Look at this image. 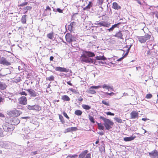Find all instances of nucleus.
Masks as SVG:
<instances>
[{
    "label": "nucleus",
    "mask_w": 158,
    "mask_h": 158,
    "mask_svg": "<svg viewBox=\"0 0 158 158\" xmlns=\"http://www.w3.org/2000/svg\"><path fill=\"white\" fill-rule=\"evenodd\" d=\"M6 85L5 84L0 82V89L4 90L6 89Z\"/></svg>",
    "instance_id": "28"
},
{
    "label": "nucleus",
    "mask_w": 158,
    "mask_h": 158,
    "mask_svg": "<svg viewBox=\"0 0 158 158\" xmlns=\"http://www.w3.org/2000/svg\"><path fill=\"white\" fill-rule=\"evenodd\" d=\"M98 126V129L100 130H104V127L102 124L101 123H97Z\"/></svg>",
    "instance_id": "29"
},
{
    "label": "nucleus",
    "mask_w": 158,
    "mask_h": 158,
    "mask_svg": "<svg viewBox=\"0 0 158 158\" xmlns=\"http://www.w3.org/2000/svg\"><path fill=\"white\" fill-rule=\"evenodd\" d=\"M123 35L122 33L121 32V31H120L116 32L114 36L120 39H122Z\"/></svg>",
    "instance_id": "22"
},
{
    "label": "nucleus",
    "mask_w": 158,
    "mask_h": 158,
    "mask_svg": "<svg viewBox=\"0 0 158 158\" xmlns=\"http://www.w3.org/2000/svg\"><path fill=\"white\" fill-rule=\"evenodd\" d=\"M5 102L4 99L2 97L0 96V102Z\"/></svg>",
    "instance_id": "54"
},
{
    "label": "nucleus",
    "mask_w": 158,
    "mask_h": 158,
    "mask_svg": "<svg viewBox=\"0 0 158 158\" xmlns=\"http://www.w3.org/2000/svg\"><path fill=\"white\" fill-rule=\"evenodd\" d=\"M26 90L28 92L29 94L31 97H35L37 95V93L34 90L31 89H28Z\"/></svg>",
    "instance_id": "12"
},
{
    "label": "nucleus",
    "mask_w": 158,
    "mask_h": 158,
    "mask_svg": "<svg viewBox=\"0 0 158 158\" xmlns=\"http://www.w3.org/2000/svg\"><path fill=\"white\" fill-rule=\"evenodd\" d=\"M106 114L108 115L114 116V113H112L110 112H107Z\"/></svg>",
    "instance_id": "48"
},
{
    "label": "nucleus",
    "mask_w": 158,
    "mask_h": 158,
    "mask_svg": "<svg viewBox=\"0 0 158 158\" xmlns=\"http://www.w3.org/2000/svg\"><path fill=\"white\" fill-rule=\"evenodd\" d=\"M124 56H123L122 57H121L120 58L118 59V61H121L122 59H123L124 58Z\"/></svg>",
    "instance_id": "58"
},
{
    "label": "nucleus",
    "mask_w": 158,
    "mask_h": 158,
    "mask_svg": "<svg viewBox=\"0 0 158 158\" xmlns=\"http://www.w3.org/2000/svg\"><path fill=\"white\" fill-rule=\"evenodd\" d=\"M99 134L100 135H103L104 134V133L103 132H101L99 133Z\"/></svg>",
    "instance_id": "63"
},
{
    "label": "nucleus",
    "mask_w": 158,
    "mask_h": 158,
    "mask_svg": "<svg viewBox=\"0 0 158 158\" xmlns=\"http://www.w3.org/2000/svg\"><path fill=\"white\" fill-rule=\"evenodd\" d=\"M51 9L48 6H46V9L44 11V14L45 15H51Z\"/></svg>",
    "instance_id": "17"
},
{
    "label": "nucleus",
    "mask_w": 158,
    "mask_h": 158,
    "mask_svg": "<svg viewBox=\"0 0 158 158\" xmlns=\"http://www.w3.org/2000/svg\"><path fill=\"white\" fill-rule=\"evenodd\" d=\"M46 80L49 81H53L54 80V77L53 76H51L50 77L47 78Z\"/></svg>",
    "instance_id": "38"
},
{
    "label": "nucleus",
    "mask_w": 158,
    "mask_h": 158,
    "mask_svg": "<svg viewBox=\"0 0 158 158\" xmlns=\"http://www.w3.org/2000/svg\"><path fill=\"white\" fill-rule=\"evenodd\" d=\"M0 117H4V115L2 113H0Z\"/></svg>",
    "instance_id": "61"
},
{
    "label": "nucleus",
    "mask_w": 158,
    "mask_h": 158,
    "mask_svg": "<svg viewBox=\"0 0 158 158\" xmlns=\"http://www.w3.org/2000/svg\"><path fill=\"white\" fill-rule=\"evenodd\" d=\"M102 103L106 106H109L110 105V104L109 101L105 100H103L102 102Z\"/></svg>",
    "instance_id": "34"
},
{
    "label": "nucleus",
    "mask_w": 158,
    "mask_h": 158,
    "mask_svg": "<svg viewBox=\"0 0 158 158\" xmlns=\"http://www.w3.org/2000/svg\"><path fill=\"white\" fill-rule=\"evenodd\" d=\"M47 37L50 39H52L53 37V33L52 32L48 34L47 35Z\"/></svg>",
    "instance_id": "35"
},
{
    "label": "nucleus",
    "mask_w": 158,
    "mask_h": 158,
    "mask_svg": "<svg viewBox=\"0 0 158 158\" xmlns=\"http://www.w3.org/2000/svg\"><path fill=\"white\" fill-rule=\"evenodd\" d=\"M30 118V117H21V118L23 119H27V118Z\"/></svg>",
    "instance_id": "57"
},
{
    "label": "nucleus",
    "mask_w": 158,
    "mask_h": 158,
    "mask_svg": "<svg viewBox=\"0 0 158 158\" xmlns=\"http://www.w3.org/2000/svg\"><path fill=\"white\" fill-rule=\"evenodd\" d=\"M67 83L69 85H71V86L73 85L71 83V81H69L67 82Z\"/></svg>",
    "instance_id": "56"
},
{
    "label": "nucleus",
    "mask_w": 158,
    "mask_h": 158,
    "mask_svg": "<svg viewBox=\"0 0 158 158\" xmlns=\"http://www.w3.org/2000/svg\"><path fill=\"white\" fill-rule=\"evenodd\" d=\"M131 45H130L129 46V47H128L129 46L128 45H126V47L127 48V51L125 54L123 56H124V57H125L128 54V52H129V51L130 49V48L131 47Z\"/></svg>",
    "instance_id": "36"
},
{
    "label": "nucleus",
    "mask_w": 158,
    "mask_h": 158,
    "mask_svg": "<svg viewBox=\"0 0 158 158\" xmlns=\"http://www.w3.org/2000/svg\"><path fill=\"white\" fill-rule=\"evenodd\" d=\"M82 108L86 110H89L91 108V107L88 105H82Z\"/></svg>",
    "instance_id": "33"
},
{
    "label": "nucleus",
    "mask_w": 158,
    "mask_h": 158,
    "mask_svg": "<svg viewBox=\"0 0 158 158\" xmlns=\"http://www.w3.org/2000/svg\"><path fill=\"white\" fill-rule=\"evenodd\" d=\"M55 69L56 71L60 72H68L69 71V69H67L64 67H56Z\"/></svg>",
    "instance_id": "15"
},
{
    "label": "nucleus",
    "mask_w": 158,
    "mask_h": 158,
    "mask_svg": "<svg viewBox=\"0 0 158 158\" xmlns=\"http://www.w3.org/2000/svg\"><path fill=\"white\" fill-rule=\"evenodd\" d=\"M152 97V95L151 94H147L145 96V98L147 99H150Z\"/></svg>",
    "instance_id": "42"
},
{
    "label": "nucleus",
    "mask_w": 158,
    "mask_h": 158,
    "mask_svg": "<svg viewBox=\"0 0 158 158\" xmlns=\"http://www.w3.org/2000/svg\"><path fill=\"white\" fill-rule=\"evenodd\" d=\"M59 117L61 123L64 124L65 123V120L63 116L60 114H59Z\"/></svg>",
    "instance_id": "32"
},
{
    "label": "nucleus",
    "mask_w": 158,
    "mask_h": 158,
    "mask_svg": "<svg viewBox=\"0 0 158 158\" xmlns=\"http://www.w3.org/2000/svg\"><path fill=\"white\" fill-rule=\"evenodd\" d=\"M92 3L91 2H89V4H88V5L86 6L85 8L87 9H89L92 6L91 5Z\"/></svg>",
    "instance_id": "47"
},
{
    "label": "nucleus",
    "mask_w": 158,
    "mask_h": 158,
    "mask_svg": "<svg viewBox=\"0 0 158 158\" xmlns=\"http://www.w3.org/2000/svg\"><path fill=\"white\" fill-rule=\"evenodd\" d=\"M136 138L135 136H131L130 137H126L123 138V140L126 142L134 140Z\"/></svg>",
    "instance_id": "20"
},
{
    "label": "nucleus",
    "mask_w": 158,
    "mask_h": 158,
    "mask_svg": "<svg viewBox=\"0 0 158 158\" xmlns=\"http://www.w3.org/2000/svg\"><path fill=\"white\" fill-rule=\"evenodd\" d=\"M101 88V86L98 85L97 86H91L89 89L87 90V92L89 94H94L96 93V91L94 90L93 89H98L99 88Z\"/></svg>",
    "instance_id": "8"
},
{
    "label": "nucleus",
    "mask_w": 158,
    "mask_h": 158,
    "mask_svg": "<svg viewBox=\"0 0 158 158\" xmlns=\"http://www.w3.org/2000/svg\"><path fill=\"white\" fill-rule=\"evenodd\" d=\"M19 103L23 105H26L27 103V98L25 96H21L19 99Z\"/></svg>",
    "instance_id": "10"
},
{
    "label": "nucleus",
    "mask_w": 158,
    "mask_h": 158,
    "mask_svg": "<svg viewBox=\"0 0 158 158\" xmlns=\"http://www.w3.org/2000/svg\"><path fill=\"white\" fill-rule=\"evenodd\" d=\"M98 63L100 65L103 64H105V62H103L102 61H99L98 62Z\"/></svg>",
    "instance_id": "55"
},
{
    "label": "nucleus",
    "mask_w": 158,
    "mask_h": 158,
    "mask_svg": "<svg viewBox=\"0 0 158 158\" xmlns=\"http://www.w3.org/2000/svg\"><path fill=\"white\" fill-rule=\"evenodd\" d=\"M135 0L140 5H142V3H141V2L139 0Z\"/></svg>",
    "instance_id": "60"
},
{
    "label": "nucleus",
    "mask_w": 158,
    "mask_h": 158,
    "mask_svg": "<svg viewBox=\"0 0 158 158\" xmlns=\"http://www.w3.org/2000/svg\"><path fill=\"white\" fill-rule=\"evenodd\" d=\"M87 150H85L79 155L78 158H91L90 153H88Z\"/></svg>",
    "instance_id": "5"
},
{
    "label": "nucleus",
    "mask_w": 158,
    "mask_h": 158,
    "mask_svg": "<svg viewBox=\"0 0 158 158\" xmlns=\"http://www.w3.org/2000/svg\"><path fill=\"white\" fill-rule=\"evenodd\" d=\"M150 35L146 34H145L143 36H139L137 37V39L141 43H145L147 40H149L151 38Z\"/></svg>",
    "instance_id": "3"
},
{
    "label": "nucleus",
    "mask_w": 158,
    "mask_h": 158,
    "mask_svg": "<svg viewBox=\"0 0 158 158\" xmlns=\"http://www.w3.org/2000/svg\"><path fill=\"white\" fill-rule=\"evenodd\" d=\"M27 15H24L22 16L21 18V23L23 24H25L26 23V18Z\"/></svg>",
    "instance_id": "26"
},
{
    "label": "nucleus",
    "mask_w": 158,
    "mask_h": 158,
    "mask_svg": "<svg viewBox=\"0 0 158 158\" xmlns=\"http://www.w3.org/2000/svg\"><path fill=\"white\" fill-rule=\"evenodd\" d=\"M3 131L2 130L1 128L0 127V136L2 137L4 136L3 134Z\"/></svg>",
    "instance_id": "49"
},
{
    "label": "nucleus",
    "mask_w": 158,
    "mask_h": 158,
    "mask_svg": "<svg viewBox=\"0 0 158 158\" xmlns=\"http://www.w3.org/2000/svg\"><path fill=\"white\" fill-rule=\"evenodd\" d=\"M83 53L89 57H92L95 56L94 52L89 51H84Z\"/></svg>",
    "instance_id": "16"
},
{
    "label": "nucleus",
    "mask_w": 158,
    "mask_h": 158,
    "mask_svg": "<svg viewBox=\"0 0 158 158\" xmlns=\"http://www.w3.org/2000/svg\"><path fill=\"white\" fill-rule=\"evenodd\" d=\"M81 61L85 63H92L94 62V60L93 59L87 57L84 53L81 56Z\"/></svg>",
    "instance_id": "4"
},
{
    "label": "nucleus",
    "mask_w": 158,
    "mask_h": 158,
    "mask_svg": "<svg viewBox=\"0 0 158 158\" xmlns=\"http://www.w3.org/2000/svg\"><path fill=\"white\" fill-rule=\"evenodd\" d=\"M56 10L60 13H62L63 12V10L59 8H57Z\"/></svg>",
    "instance_id": "53"
},
{
    "label": "nucleus",
    "mask_w": 158,
    "mask_h": 158,
    "mask_svg": "<svg viewBox=\"0 0 158 158\" xmlns=\"http://www.w3.org/2000/svg\"><path fill=\"white\" fill-rule=\"evenodd\" d=\"M62 100L66 101H69L70 100L69 97L66 95H63L61 98Z\"/></svg>",
    "instance_id": "27"
},
{
    "label": "nucleus",
    "mask_w": 158,
    "mask_h": 158,
    "mask_svg": "<svg viewBox=\"0 0 158 158\" xmlns=\"http://www.w3.org/2000/svg\"><path fill=\"white\" fill-rule=\"evenodd\" d=\"M69 90H70L71 92H72L73 93L75 94H79V93L78 91L75 89H73V88H70L69 89Z\"/></svg>",
    "instance_id": "37"
},
{
    "label": "nucleus",
    "mask_w": 158,
    "mask_h": 158,
    "mask_svg": "<svg viewBox=\"0 0 158 158\" xmlns=\"http://www.w3.org/2000/svg\"><path fill=\"white\" fill-rule=\"evenodd\" d=\"M101 87L103 89H106L108 90L113 89V86H110L105 84H104L102 86H101Z\"/></svg>",
    "instance_id": "21"
},
{
    "label": "nucleus",
    "mask_w": 158,
    "mask_h": 158,
    "mask_svg": "<svg viewBox=\"0 0 158 158\" xmlns=\"http://www.w3.org/2000/svg\"><path fill=\"white\" fill-rule=\"evenodd\" d=\"M103 2V0H97V2L99 5H102Z\"/></svg>",
    "instance_id": "52"
},
{
    "label": "nucleus",
    "mask_w": 158,
    "mask_h": 158,
    "mask_svg": "<svg viewBox=\"0 0 158 158\" xmlns=\"http://www.w3.org/2000/svg\"><path fill=\"white\" fill-rule=\"evenodd\" d=\"M105 94L107 95H109L110 96H113L115 94L113 92H111L110 93L106 92L105 93Z\"/></svg>",
    "instance_id": "50"
},
{
    "label": "nucleus",
    "mask_w": 158,
    "mask_h": 158,
    "mask_svg": "<svg viewBox=\"0 0 158 158\" xmlns=\"http://www.w3.org/2000/svg\"><path fill=\"white\" fill-rule=\"evenodd\" d=\"M62 114L67 119H69V117L67 115V114L65 112L63 111L62 113Z\"/></svg>",
    "instance_id": "44"
},
{
    "label": "nucleus",
    "mask_w": 158,
    "mask_h": 158,
    "mask_svg": "<svg viewBox=\"0 0 158 158\" xmlns=\"http://www.w3.org/2000/svg\"><path fill=\"white\" fill-rule=\"evenodd\" d=\"M95 24L98 25L96 26L97 27H99L102 26L108 27L110 26V24L104 21H101L99 23H95Z\"/></svg>",
    "instance_id": "9"
},
{
    "label": "nucleus",
    "mask_w": 158,
    "mask_h": 158,
    "mask_svg": "<svg viewBox=\"0 0 158 158\" xmlns=\"http://www.w3.org/2000/svg\"><path fill=\"white\" fill-rule=\"evenodd\" d=\"M77 26V23L75 22H72L68 26V30L70 31H73L74 28Z\"/></svg>",
    "instance_id": "14"
},
{
    "label": "nucleus",
    "mask_w": 158,
    "mask_h": 158,
    "mask_svg": "<svg viewBox=\"0 0 158 158\" xmlns=\"http://www.w3.org/2000/svg\"><path fill=\"white\" fill-rule=\"evenodd\" d=\"M130 118L137 119L139 117V113L136 111L133 110L130 113Z\"/></svg>",
    "instance_id": "11"
},
{
    "label": "nucleus",
    "mask_w": 158,
    "mask_h": 158,
    "mask_svg": "<svg viewBox=\"0 0 158 158\" xmlns=\"http://www.w3.org/2000/svg\"><path fill=\"white\" fill-rule=\"evenodd\" d=\"M0 64H3L7 65L8 64V62L7 61L6 58L4 57H2L0 61Z\"/></svg>",
    "instance_id": "23"
},
{
    "label": "nucleus",
    "mask_w": 158,
    "mask_h": 158,
    "mask_svg": "<svg viewBox=\"0 0 158 158\" xmlns=\"http://www.w3.org/2000/svg\"><path fill=\"white\" fill-rule=\"evenodd\" d=\"M28 2H24L19 5H18L19 6H26L27 5Z\"/></svg>",
    "instance_id": "41"
},
{
    "label": "nucleus",
    "mask_w": 158,
    "mask_h": 158,
    "mask_svg": "<svg viewBox=\"0 0 158 158\" xmlns=\"http://www.w3.org/2000/svg\"><path fill=\"white\" fill-rule=\"evenodd\" d=\"M78 155L77 154H74L73 155H68L67 156V158H77V157Z\"/></svg>",
    "instance_id": "40"
},
{
    "label": "nucleus",
    "mask_w": 158,
    "mask_h": 158,
    "mask_svg": "<svg viewBox=\"0 0 158 158\" xmlns=\"http://www.w3.org/2000/svg\"><path fill=\"white\" fill-rule=\"evenodd\" d=\"M65 39L66 41L69 43H71L75 40L74 37L69 33H67L66 34Z\"/></svg>",
    "instance_id": "7"
},
{
    "label": "nucleus",
    "mask_w": 158,
    "mask_h": 158,
    "mask_svg": "<svg viewBox=\"0 0 158 158\" xmlns=\"http://www.w3.org/2000/svg\"><path fill=\"white\" fill-rule=\"evenodd\" d=\"M82 113V111L79 110H76L74 112L75 114L78 116L81 115Z\"/></svg>",
    "instance_id": "30"
},
{
    "label": "nucleus",
    "mask_w": 158,
    "mask_h": 158,
    "mask_svg": "<svg viewBox=\"0 0 158 158\" xmlns=\"http://www.w3.org/2000/svg\"><path fill=\"white\" fill-rule=\"evenodd\" d=\"M121 24V23H118L117 24H115L114 25H112L114 28L115 27H118V26L119 25H120Z\"/></svg>",
    "instance_id": "51"
},
{
    "label": "nucleus",
    "mask_w": 158,
    "mask_h": 158,
    "mask_svg": "<svg viewBox=\"0 0 158 158\" xmlns=\"http://www.w3.org/2000/svg\"><path fill=\"white\" fill-rule=\"evenodd\" d=\"M100 118L104 121V125L106 130H108L112 128L114 124V123L112 121L102 116H100Z\"/></svg>",
    "instance_id": "1"
},
{
    "label": "nucleus",
    "mask_w": 158,
    "mask_h": 158,
    "mask_svg": "<svg viewBox=\"0 0 158 158\" xmlns=\"http://www.w3.org/2000/svg\"><path fill=\"white\" fill-rule=\"evenodd\" d=\"M32 9V7L31 6H28L24 7L23 8V10H24L23 13L24 14H26L28 10H30Z\"/></svg>",
    "instance_id": "25"
},
{
    "label": "nucleus",
    "mask_w": 158,
    "mask_h": 158,
    "mask_svg": "<svg viewBox=\"0 0 158 158\" xmlns=\"http://www.w3.org/2000/svg\"><path fill=\"white\" fill-rule=\"evenodd\" d=\"M112 8L113 9L116 10H120L121 8V6H119L116 2H114L113 3Z\"/></svg>",
    "instance_id": "19"
},
{
    "label": "nucleus",
    "mask_w": 158,
    "mask_h": 158,
    "mask_svg": "<svg viewBox=\"0 0 158 158\" xmlns=\"http://www.w3.org/2000/svg\"><path fill=\"white\" fill-rule=\"evenodd\" d=\"M70 128L71 132L75 131L77 130V128L76 127H71Z\"/></svg>",
    "instance_id": "45"
},
{
    "label": "nucleus",
    "mask_w": 158,
    "mask_h": 158,
    "mask_svg": "<svg viewBox=\"0 0 158 158\" xmlns=\"http://www.w3.org/2000/svg\"><path fill=\"white\" fill-rule=\"evenodd\" d=\"M149 154L150 156L153 158H158V152L156 150L149 152Z\"/></svg>",
    "instance_id": "13"
},
{
    "label": "nucleus",
    "mask_w": 158,
    "mask_h": 158,
    "mask_svg": "<svg viewBox=\"0 0 158 158\" xmlns=\"http://www.w3.org/2000/svg\"><path fill=\"white\" fill-rule=\"evenodd\" d=\"M95 59L97 60H106V58L104 56H97L95 57Z\"/></svg>",
    "instance_id": "24"
},
{
    "label": "nucleus",
    "mask_w": 158,
    "mask_h": 158,
    "mask_svg": "<svg viewBox=\"0 0 158 158\" xmlns=\"http://www.w3.org/2000/svg\"><path fill=\"white\" fill-rule=\"evenodd\" d=\"M22 113L20 110L14 108L7 112V114L10 117H16L19 116Z\"/></svg>",
    "instance_id": "2"
},
{
    "label": "nucleus",
    "mask_w": 158,
    "mask_h": 158,
    "mask_svg": "<svg viewBox=\"0 0 158 158\" xmlns=\"http://www.w3.org/2000/svg\"><path fill=\"white\" fill-rule=\"evenodd\" d=\"M27 108L29 110H35L39 111L41 110V107L40 105H35L33 106L28 105Z\"/></svg>",
    "instance_id": "6"
},
{
    "label": "nucleus",
    "mask_w": 158,
    "mask_h": 158,
    "mask_svg": "<svg viewBox=\"0 0 158 158\" xmlns=\"http://www.w3.org/2000/svg\"><path fill=\"white\" fill-rule=\"evenodd\" d=\"M19 94L21 95H25V96L27 95V93L25 91H22L21 92H20L19 93Z\"/></svg>",
    "instance_id": "43"
},
{
    "label": "nucleus",
    "mask_w": 158,
    "mask_h": 158,
    "mask_svg": "<svg viewBox=\"0 0 158 158\" xmlns=\"http://www.w3.org/2000/svg\"><path fill=\"white\" fill-rule=\"evenodd\" d=\"M142 120H143V121H146L147 120V119L146 118H143L142 119Z\"/></svg>",
    "instance_id": "62"
},
{
    "label": "nucleus",
    "mask_w": 158,
    "mask_h": 158,
    "mask_svg": "<svg viewBox=\"0 0 158 158\" xmlns=\"http://www.w3.org/2000/svg\"><path fill=\"white\" fill-rule=\"evenodd\" d=\"M114 119L118 123H122L123 121L122 119L120 118H115Z\"/></svg>",
    "instance_id": "39"
},
{
    "label": "nucleus",
    "mask_w": 158,
    "mask_h": 158,
    "mask_svg": "<svg viewBox=\"0 0 158 158\" xmlns=\"http://www.w3.org/2000/svg\"><path fill=\"white\" fill-rule=\"evenodd\" d=\"M89 119L90 122L92 123H95L94 117L90 115H89Z\"/></svg>",
    "instance_id": "31"
},
{
    "label": "nucleus",
    "mask_w": 158,
    "mask_h": 158,
    "mask_svg": "<svg viewBox=\"0 0 158 158\" xmlns=\"http://www.w3.org/2000/svg\"><path fill=\"white\" fill-rule=\"evenodd\" d=\"M2 127L3 130L9 132L11 129L10 125L7 123L4 124Z\"/></svg>",
    "instance_id": "18"
},
{
    "label": "nucleus",
    "mask_w": 158,
    "mask_h": 158,
    "mask_svg": "<svg viewBox=\"0 0 158 158\" xmlns=\"http://www.w3.org/2000/svg\"><path fill=\"white\" fill-rule=\"evenodd\" d=\"M71 132V128L70 127H69L65 130L64 132L66 133Z\"/></svg>",
    "instance_id": "46"
},
{
    "label": "nucleus",
    "mask_w": 158,
    "mask_h": 158,
    "mask_svg": "<svg viewBox=\"0 0 158 158\" xmlns=\"http://www.w3.org/2000/svg\"><path fill=\"white\" fill-rule=\"evenodd\" d=\"M155 16L158 19V12H156V13Z\"/></svg>",
    "instance_id": "64"
},
{
    "label": "nucleus",
    "mask_w": 158,
    "mask_h": 158,
    "mask_svg": "<svg viewBox=\"0 0 158 158\" xmlns=\"http://www.w3.org/2000/svg\"><path fill=\"white\" fill-rule=\"evenodd\" d=\"M54 57L53 56H51L50 57V61H53Z\"/></svg>",
    "instance_id": "59"
}]
</instances>
